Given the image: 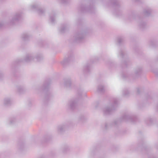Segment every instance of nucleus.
<instances>
[{
  "label": "nucleus",
  "mask_w": 158,
  "mask_h": 158,
  "mask_svg": "<svg viewBox=\"0 0 158 158\" xmlns=\"http://www.w3.org/2000/svg\"><path fill=\"white\" fill-rule=\"evenodd\" d=\"M123 52H121L120 53L121 55H122V56L123 55Z\"/></svg>",
  "instance_id": "4be33fe9"
},
{
  "label": "nucleus",
  "mask_w": 158,
  "mask_h": 158,
  "mask_svg": "<svg viewBox=\"0 0 158 158\" xmlns=\"http://www.w3.org/2000/svg\"><path fill=\"white\" fill-rule=\"evenodd\" d=\"M66 62H67V60L66 59H65L61 63L64 64Z\"/></svg>",
  "instance_id": "a211bd4d"
},
{
  "label": "nucleus",
  "mask_w": 158,
  "mask_h": 158,
  "mask_svg": "<svg viewBox=\"0 0 158 158\" xmlns=\"http://www.w3.org/2000/svg\"><path fill=\"white\" fill-rule=\"evenodd\" d=\"M28 37V36L27 34H23L22 35V37L23 40H27Z\"/></svg>",
  "instance_id": "f8f14e48"
},
{
  "label": "nucleus",
  "mask_w": 158,
  "mask_h": 158,
  "mask_svg": "<svg viewBox=\"0 0 158 158\" xmlns=\"http://www.w3.org/2000/svg\"><path fill=\"white\" fill-rule=\"evenodd\" d=\"M98 91L100 92H103L104 91V87L102 85H99L98 87Z\"/></svg>",
  "instance_id": "1a4fd4ad"
},
{
  "label": "nucleus",
  "mask_w": 158,
  "mask_h": 158,
  "mask_svg": "<svg viewBox=\"0 0 158 158\" xmlns=\"http://www.w3.org/2000/svg\"><path fill=\"white\" fill-rule=\"evenodd\" d=\"M123 40V39L121 38L118 39V43H120Z\"/></svg>",
  "instance_id": "6ab92c4d"
},
{
  "label": "nucleus",
  "mask_w": 158,
  "mask_h": 158,
  "mask_svg": "<svg viewBox=\"0 0 158 158\" xmlns=\"http://www.w3.org/2000/svg\"><path fill=\"white\" fill-rule=\"evenodd\" d=\"M34 56L32 54H27L24 58V61L26 62H30L34 60Z\"/></svg>",
  "instance_id": "39448f33"
},
{
  "label": "nucleus",
  "mask_w": 158,
  "mask_h": 158,
  "mask_svg": "<svg viewBox=\"0 0 158 158\" xmlns=\"http://www.w3.org/2000/svg\"><path fill=\"white\" fill-rule=\"evenodd\" d=\"M2 25L3 24L2 23H0V27H1Z\"/></svg>",
  "instance_id": "5701e85b"
},
{
  "label": "nucleus",
  "mask_w": 158,
  "mask_h": 158,
  "mask_svg": "<svg viewBox=\"0 0 158 158\" xmlns=\"http://www.w3.org/2000/svg\"><path fill=\"white\" fill-rule=\"evenodd\" d=\"M50 20L51 21V22L52 23H53L55 20V17L54 16H51L50 17Z\"/></svg>",
  "instance_id": "4468645a"
},
{
  "label": "nucleus",
  "mask_w": 158,
  "mask_h": 158,
  "mask_svg": "<svg viewBox=\"0 0 158 158\" xmlns=\"http://www.w3.org/2000/svg\"><path fill=\"white\" fill-rule=\"evenodd\" d=\"M3 74L1 73H0V79H2L3 77Z\"/></svg>",
  "instance_id": "aec40b11"
},
{
  "label": "nucleus",
  "mask_w": 158,
  "mask_h": 158,
  "mask_svg": "<svg viewBox=\"0 0 158 158\" xmlns=\"http://www.w3.org/2000/svg\"><path fill=\"white\" fill-rule=\"evenodd\" d=\"M11 102V100L9 98H6L3 100V104L4 105L7 106L10 105Z\"/></svg>",
  "instance_id": "423d86ee"
},
{
  "label": "nucleus",
  "mask_w": 158,
  "mask_h": 158,
  "mask_svg": "<svg viewBox=\"0 0 158 158\" xmlns=\"http://www.w3.org/2000/svg\"><path fill=\"white\" fill-rule=\"evenodd\" d=\"M139 25L140 27H143L145 25V23H144L142 22L140 23Z\"/></svg>",
  "instance_id": "dca6fc26"
},
{
  "label": "nucleus",
  "mask_w": 158,
  "mask_h": 158,
  "mask_svg": "<svg viewBox=\"0 0 158 158\" xmlns=\"http://www.w3.org/2000/svg\"><path fill=\"white\" fill-rule=\"evenodd\" d=\"M18 90L19 93H22L25 91V89L23 87H19L18 88Z\"/></svg>",
  "instance_id": "9b49d317"
},
{
  "label": "nucleus",
  "mask_w": 158,
  "mask_h": 158,
  "mask_svg": "<svg viewBox=\"0 0 158 158\" xmlns=\"http://www.w3.org/2000/svg\"><path fill=\"white\" fill-rule=\"evenodd\" d=\"M68 83L69 84H70V82L69 81H68Z\"/></svg>",
  "instance_id": "b1692460"
},
{
  "label": "nucleus",
  "mask_w": 158,
  "mask_h": 158,
  "mask_svg": "<svg viewBox=\"0 0 158 158\" xmlns=\"http://www.w3.org/2000/svg\"><path fill=\"white\" fill-rule=\"evenodd\" d=\"M15 121L14 120H10V123H13V122Z\"/></svg>",
  "instance_id": "412c9836"
},
{
  "label": "nucleus",
  "mask_w": 158,
  "mask_h": 158,
  "mask_svg": "<svg viewBox=\"0 0 158 158\" xmlns=\"http://www.w3.org/2000/svg\"><path fill=\"white\" fill-rule=\"evenodd\" d=\"M131 118V117L129 115H126L124 116L123 118L125 120H128Z\"/></svg>",
  "instance_id": "ddd939ff"
},
{
  "label": "nucleus",
  "mask_w": 158,
  "mask_h": 158,
  "mask_svg": "<svg viewBox=\"0 0 158 158\" xmlns=\"http://www.w3.org/2000/svg\"><path fill=\"white\" fill-rule=\"evenodd\" d=\"M85 34L83 32H80L77 34L75 36V39L76 41L79 42L85 37Z\"/></svg>",
  "instance_id": "7ed1b4c3"
},
{
  "label": "nucleus",
  "mask_w": 158,
  "mask_h": 158,
  "mask_svg": "<svg viewBox=\"0 0 158 158\" xmlns=\"http://www.w3.org/2000/svg\"><path fill=\"white\" fill-rule=\"evenodd\" d=\"M65 27L64 26H63L62 27H61L60 29V31L61 32H63L64 31V30L65 29Z\"/></svg>",
  "instance_id": "2eb2a0df"
},
{
  "label": "nucleus",
  "mask_w": 158,
  "mask_h": 158,
  "mask_svg": "<svg viewBox=\"0 0 158 158\" xmlns=\"http://www.w3.org/2000/svg\"><path fill=\"white\" fill-rule=\"evenodd\" d=\"M77 102L76 100H71L68 103V106L70 108H73L76 105Z\"/></svg>",
  "instance_id": "0eeeda50"
},
{
  "label": "nucleus",
  "mask_w": 158,
  "mask_h": 158,
  "mask_svg": "<svg viewBox=\"0 0 158 158\" xmlns=\"http://www.w3.org/2000/svg\"><path fill=\"white\" fill-rule=\"evenodd\" d=\"M35 58L37 60V61H40V60H42L44 57L42 55H38Z\"/></svg>",
  "instance_id": "9d476101"
},
{
  "label": "nucleus",
  "mask_w": 158,
  "mask_h": 158,
  "mask_svg": "<svg viewBox=\"0 0 158 158\" xmlns=\"http://www.w3.org/2000/svg\"><path fill=\"white\" fill-rule=\"evenodd\" d=\"M21 15L20 13H16L10 21V23L13 24L17 22L21 17Z\"/></svg>",
  "instance_id": "20e7f679"
},
{
  "label": "nucleus",
  "mask_w": 158,
  "mask_h": 158,
  "mask_svg": "<svg viewBox=\"0 0 158 158\" xmlns=\"http://www.w3.org/2000/svg\"><path fill=\"white\" fill-rule=\"evenodd\" d=\"M128 94V92L127 90L124 91L123 94L124 95H126Z\"/></svg>",
  "instance_id": "f3484780"
},
{
  "label": "nucleus",
  "mask_w": 158,
  "mask_h": 158,
  "mask_svg": "<svg viewBox=\"0 0 158 158\" xmlns=\"http://www.w3.org/2000/svg\"><path fill=\"white\" fill-rule=\"evenodd\" d=\"M114 107H111V108H110L109 107H106L104 108L103 110V111L105 114H108L110 113V111L111 110L114 109Z\"/></svg>",
  "instance_id": "6e6552de"
},
{
  "label": "nucleus",
  "mask_w": 158,
  "mask_h": 158,
  "mask_svg": "<svg viewBox=\"0 0 158 158\" xmlns=\"http://www.w3.org/2000/svg\"><path fill=\"white\" fill-rule=\"evenodd\" d=\"M30 8L32 10H37L38 13L40 15H42L44 12V10L42 8H39L36 4H33L30 6Z\"/></svg>",
  "instance_id": "f03ea898"
},
{
  "label": "nucleus",
  "mask_w": 158,
  "mask_h": 158,
  "mask_svg": "<svg viewBox=\"0 0 158 158\" xmlns=\"http://www.w3.org/2000/svg\"><path fill=\"white\" fill-rule=\"evenodd\" d=\"M68 125L67 123H63L58 125L57 127V130L59 133L65 132L68 128Z\"/></svg>",
  "instance_id": "f257e3e1"
}]
</instances>
